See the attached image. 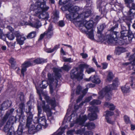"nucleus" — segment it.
I'll return each mask as SVG.
<instances>
[{
  "instance_id": "nucleus-1",
  "label": "nucleus",
  "mask_w": 135,
  "mask_h": 135,
  "mask_svg": "<svg viewBox=\"0 0 135 135\" xmlns=\"http://www.w3.org/2000/svg\"><path fill=\"white\" fill-rule=\"evenodd\" d=\"M63 11H68L69 13L66 15V18L72 21L75 22L84 20V19L88 17L91 13V7L85 9L87 11L81 14L78 12L80 9L77 6H73L71 4L69 3L62 7L61 8Z\"/></svg>"
},
{
  "instance_id": "nucleus-2",
  "label": "nucleus",
  "mask_w": 135,
  "mask_h": 135,
  "mask_svg": "<svg viewBox=\"0 0 135 135\" xmlns=\"http://www.w3.org/2000/svg\"><path fill=\"white\" fill-rule=\"evenodd\" d=\"M54 75L55 78V81L54 82V79L53 77V75L50 73L48 74V82L46 81H42L41 84L40 86L43 89L46 88L48 85V83L49 84L50 89L51 93H52L53 91V89L54 88V85L57 87L59 85V82L60 83V78H61L60 73L61 72V70L57 68H55L54 69Z\"/></svg>"
},
{
  "instance_id": "nucleus-3",
  "label": "nucleus",
  "mask_w": 135,
  "mask_h": 135,
  "mask_svg": "<svg viewBox=\"0 0 135 135\" xmlns=\"http://www.w3.org/2000/svg\"><path fill=\"white\" fill-rule=\"evenodd\" d=\"M44 98L46 102L51 106L50 108L49 104H45V101H42V103L41 104V107L43 111L46 113L47 117L49 119H50L52 117L51 116L52 115L51 110L54 109L56 106V104L55 99L54 98H50L47 94L44 95Z\"/></svg>"
},
{
  "instance_id": "nucleus-4",
  "label": "nucleus",
  "mask_w": 135,
  "mask_h": 135,
  "mask_svg": "<svg viewBox=\"0 0 135 135\" xmlns=\"http://www.w3.org/2000/svg\"><path fill=\"white\" fill-rule=\"evenodd\" d=\"M119 84L118 79L116 78L113 80L112 85L106 86L99 92L98 98L100 99H102L105 96L106 100H110L111 99L110 91L115 89Z\"/></svg>"
},
{
  "instance_id": "nucleus-5",
  "label": "nucleus",
  "mask_w": 135,
  "mask_h": 135,
  "mask_svg": "<svg viewBox=\"0 0 135 135\" xmlns=\"http://www.w3.org/2000/svg\"><path fill=\"white\" fill-rule=\"evenodd\" d=\"M88 67V66L86 64H81L79 68L72 70L70 74L71 77L72 79H76L78 80H80L83 78V69Z\"/></svg>"
},
{
  "instance_id": "nucleus-6",
  "label": "nucleus",
  "mask_w": 135,
  "mask_h": 135,
  "mask_svg": "<svg viewBox=\"0 0 135 135\" xmlns=\"http://www.w3.org/2000/svg\"><path fill=\"white\" fill-rule=\"evenodd\" d=\"M46 62V59L41 58H37L31 61H25L22 65L21 73L23 76H24L25 73L26 71L27 67L36 64H42Z\"/></svg>"
},
{
  "instance_id": "nucleus-7",
  "label": "nucleus",
  "mask_w": 135,
  "mask_h": 135,
  "mask_svg": "<svg viewBox=\"0 0 135 135\" xmlns=\"http://www.w3.org/2000/svg\"><path fill=\"white\" fill-rule=\"evenodd\" d=\"M28 15L30 16V20L28 22H26L25 24L30 26L33 27L38 28L41 26V22L37 20L38 17L36 13L32 14V13L29 12Z\"/></svg>"
},
{
  "instance_id": "nucleus-8",
  "label": "nucleus",
  "mask_w": 135,
  "mask_h": 135,
  "mask_svg": "<svg viewBox=\"0 0 135 135\" xmlns=\"http://www.w3.org/2000/svg\"><path fill=\"white\" fill-rule=\"evenodd\" d=\"M31 107L30 106H28V112H26L27 114V119L26 126L29 128L28 131L29 132H31V133L34 134L36 132V127L35 125H32L30 127V126L31 125L32 119L33 117V114L31 112H30Z\"/></svg>"
},
{
  "instance_id": "nucleus-9",
  "label": "nucleus",
  "mask_w": 135,
  "mask_h": 135,
  "mask_svg": "<svg viewBox=\"0 0 135 135\" xmlns=\"http://www.w3.org/2000/svg\"><path fill=\"white\" fill-rule=\"evenodd\" d=\"M38 118L36 117L33 120V122L35 123H40L43 125L45 124L46 120L45 117L44 115L43 112L40 105H38L37 106Z\"/></svg>"
},
{
  "instance_id": "nucleus-10",
  "label": "nucleus",
  "mask_w": 135,
  "mask_h": 135,
  "mask_svg": "<svg viewBox=\"0 0 135 135\" xmlns=\"http://www.w3.org/2000/svg\"><path fill=\"white\" fill-rule=\"evenodd\" d=\"M124 22L128 26V30H127L125 27L122 26V31H121V35L120 39L125 36H128L129 34H131L132 33L131 31L129 30L131 23L132 22L131 18H130L129 19L126 18L125 19H124Z\"/></svg>"
},
{
  "instance_id": "nucleus-11",
  "label": "nucleus",
  "mask_w": 135,
  "mask_h": 135,
  "mask_svg": "<svg viewBox=\"0 0 135 135\" xmlns=\"http://www.w3.org/2000/svg\"><path fill=\"white\" fill-rule=\"evenodd\" d=\"M44 8L42 11L37 13L36 15L38 18L41 20H47L49 17V15L48 13L46 12L49 8V7L46 6V4L45 7H44Z\"/></svg>"
},
{
  "instance_id": "nucleus-12",
  "label": "nucleus",
  "mask_w": 135,
  "mask_h": 135,
  "mask_svg": "<svg viewBox=\"0 0 135 135\" xmlns=\"http://www.w3.org/2000/svg\"><path fill=\"white\" fill-rule=\"evenodd\" d=\"M89 110L90 113L88 114V118L90 120H93L97 119V115L96 113L98 111V108L93 106L90 107Z\"/></svg>"
},
{
  "instance_id": "nucleus-13",
  "label": "nucleus",
  "mask_w": 135,
  "mask_h": 135,
  "mask_svg": "<svg viewBox=\"0 0 135 135\" xmlns=\"http://www.w3.org/2000/svg\"><path fill=\"white\" fill-rule=\"evenodd\" d=\"M88 89V88H86L82 90V88L81 86L80 85H78L77 86L76 91V94H81L77 99L76 100L77 103H78L82 99L87 92Z\"/></svg>"
},
{
  "instance_id": "nucleus-14",
  "label": "nucleus",
  "mask_w": 135,
  "mask_h": 135,
  "mask_svg": "<svg viewBox=\"0 0 135 135\" xmlns=\"http://www.w3.org/2000/svg\"><path fill=\"white\" fill-rule=\"evenodd\" d=\"M4 131L7 133L9 135H14L15 132L14 131V128L12 127L10 121L8 120L6 123V124L4 128Z\"/></svg>"
},
{
  "instance_id": "nucleus-15",
  "label": "nucleus",
  "mask_w": 135,
  "mask_h": 135,
  "mask_svg": "<svg viewBox=\"0 0 135 135\" xmlns=\"http://www.w3.org/2000/svg\"><path fill=\"white\" fill-rule=\"evenodd\" d=\"M133 38V36L132 33L129 34L128 36L120 39L119 42V44L122 45L125 43L128 44L130 43Z\"/></svg>"
},
{
  "instance_id": "nucleus-16",
  "label": "nucleus",
  "mask_w": 135,
  "mask_h": 135,
  "mask_svg": "<svg viewBox=\"0 0 135 135\" xmlns=\"http://www.w3.org/2000/svg\"><path fill=\"white\" fill-rule=\"evenodd\" d=\"M115 28V27H114L111 28L110 30L111 34L108 36L107 41L108 43H112L113 42V41L114 40V38L117 37V34L118 32L113 31Z\"/></svg>"
},
{
  "instance_id": "nucleus-17",
  "label": "nucleus",
  "mask_w": 135,
  "mask_h": 135,
  "mask_svg": "<svg viewBox=\"0 0 135 135\" xmlns=\"http://www.w3.org/2000/svg\"><path fill=\"white\" fill-rule=\"evenodd\" d=\"M87 119L88 117L86 115L81 114L77 118L76 122L79 125L83 126Z\"/></svg>"
},
{
  "instance_id": "nucleus-18",
  "label": "nucleus",
  "mask_w": 135,
  "mask_h": 135,
  "mask_svg": "<svg viewBox=\"0 0 135 135\" xmlns=\"http://www.w3.org/2000/svg\"><path fill=\"white\" fill-rule=\"evenodd\" d=\"M82 23L81 24L82 25H84L85 28L87 30H89L91 29L93 26L94 22L92 20H83L81 21Z\"/></svg>"
},
{
  "instance_id": "nucleus-19",
  "label": "nucleus",
  "mask_w": 135,
  "mask_h": 135,
  "mask_svg": "<svg viewBox=\"0 0 135 135\" xmlns=\"http://www.w3.org/2000/svg\"><path fill=\"white\" fill-rule=\"evenodd\" d=\"M132 8L130 9L128 13L127 16L128 17L126 18L129 19L130 18L132 20V17L134 16L135 13V4L133 3L132 4Z\"/></svg>"
},
{
  "instance_id": "nucleus-20",
  "label": "nucleus",
  "mask_w": 135,
  "mask_h": 135,
  "mask_svg": "<svg viewBox=\"0 0 135 135\" xmlns=\"http://www.w3.org/2000/svg\"><path fill=\"white\" fill-rule=\"evenodd\" d=\"M85 80L88 81L91 80L93 83L97 84H99L100 82L98 76L97 75L91 76L89 79L86 78Z\"/></svg>"
},
{
  "instance_id": "nucleus-21",
  "label": "nucleus",
  "mask_w": 135,
  "mask_h": 135,
  "mask_svg": "<svg viewBox=\"0 0 135 135\" xmlns=\"http://www.w3.org/2000/svg\"><path fill=\"white\" fill-rule=\"evenodd\" d=\"M12 102L10 100H6L4 101L1 105V109L2 110H4L7 109L12 105Z\"/></svg>"
},
{
  "instance_id": "nucleus-22",
  "label": "nucleus",
  "mask_w": 135,
  "mask_h": 135,
  "mask_svg": "<svg viewBox=\"0 0 135 135\" xmlns=\"http://www.w3.org/2000/svg\"><path fill=\"white\" fill-rule=\"evenodd\" d=\"M53 30L52 25L50 24L49 27L47 30L44 32V34L46 35L47 38H50L53 35Z\"/></svg>"
},
{
  "instance_id": "nucleus-23",
  "label": "nucleus",
  "mask_w": 135,
  "mask_h": 135,
  "mask_svg": "<svg viewBox=\"0 0 135 135\" xmlns=\"http://www.w3.org/2000/svg\"><path fill=\"white\" fill-rule=\"evenodd\" d=\"M74 23L75 25H77L79 27V29L80 31L82 33H86V30L85 29V28L84 25H82L81 24L82 23L81 21H76L73 22Z\"/></svg>"
},
{
  "instance_id": "nucleus-24",
  "label": "nucleus",
  "mask_w": 135,
  "mask_h": 135,
  "mask_svg": "<svg viewBox=\"0 0 135 135\" xmlns=\"http://www.w3.org/2000/svg\"><path fill=\"white\" fill-rule=\"evenodd\" d=\"M126 51L125 48L121 47H118L116 49L115 53L117 55H119L121 53Z\"/></svg>"
},
{
  "instance_id": "nucleus-25",
  "label": "nucleus",
  "mask_w": 135,
  "mask_h": 135,
  "mask_svg": "<svg viewBox=\"0 0 135 135\" xmlns=\"http://www.w3.org/2000/svg\"><path fill=\"white\" fill-rule=\"evenodd\" d=\"M26 38L24 35H22L21 36L16 39V41L18 44L20 45H22L24 43V41Z\"/></svg>"
},
{
  "instance_id": "nucleus-26",
  "label": "nucleus",
  "mask_w": 135,
  "mask_h": 135,
  "mask_svg": "<svg viewBox=\"0 0 135 135\" xmlns=\"http://www.w3.org/2000/svg\"><path fill=\"white\" fill-rule=\"evenodd\" d=\"M95 125L94 123L92 122H90L86 123L85 125V127H87L89 130H91L94 129L95 127Z\"/></svg>"
},
{
  "instance_id": "nucleus-27",
  "label": "nucleus",
  "mask_w": 135,
  "mask_h": 135,
  "mask_svg": "<svg viewBox=\"0 0 135 135\" xmlns=\"http://www.w3.org/2000/svg\"><path fill=\"white\" fill-rule=\"evenodd\" d=\"M104 105L106 107H109L110 110H113L115 109V107L113 104L108 102H105Z\"/></svg>"
},
{
  "instance_id": "nucleus-28",
  "label": "nucleus",
  "mask_w": 135,
  "mask_h": 135,
  "mask_svg": "<svg viewBox=\"0 0 135 135\" xmlns=\"http://www.w3.org/2000/svg\"><path fill=\"white\" fill-rule=\"evenodd\" d=\"M59 18V13L57 12H55L54 13L52 17L53 20V21L55 22H56Z\"/></svg>"
},
{
  "instance_id": "nucleus-29",
  "label": "nucleus",
  "mask_w": 135,
  "mask_h": 135,
  "mask_svg": "<svg viewBox=\"0 0 135 135\" xmlns=\"http://www.w3.org/2000/svg\"><path fill=\"white\" fill-rule=\"evenodd\" d=\"M130 88L128 86L125 85V86L121 88V90L122 92L124 93H128L129 92Z\"/></svg>"
},
{
  "instance_id": "nucleus-30",
  "label": "nucleus",
  "mask_w": 135,
  "mask_h": 135,
  "mask_svg": "<svg viewBox=\"0 0 135 135\" xmlns=\"http://www.w3.org/2000/svg\"><path fill=\"white\" fill-rule=\"evenodd\" d=\"M36 31H32L30 32L27 36V38L28 39L32 38L35 37L36 35Z\"/></svg>"
},
{
  "instance_id": "nucleus-31",
  "label": "nucleus",
  "mask_w": 135,
  "mask_h": 135,
  "mask_svg": "<svg viewBox=\"0 0 135 135\" xmlns=\"http://www.w3.org/2000/svg\"><path fill=\"white\" fill-rule=\"evenodd\" d=\"M113 76L112 73L111 72H109L107 78V80L109 81L112 80Z\"/></svg>"
},
{
  "instance_id": "nucleus-32",
  "label": "nucleus",
  "mask_w": 135,
  "mask_h": 135,
  "mask_svg": "<svg viewBox=\"0 0 135 135\" xmlns=\"http://www.w3.org/2000/svg\"><path fill=\"white\" fill-rule=\"evenodd\" d=\"M85 129L84 127L83 128L77 130L76 132V133L78 134L82 135L84 133Z\"/></svg>"
},
{
  "instance_id": "nucleus-33",
  "label": "nucleus",
  "mask_w": 135,
  "mask_h": 135,
  "mask_svg": "<svg viewBox=\"0 0 135 135\" xmlns=\"http://www.w3.org/2000/svg\"><path fill=\"white\" fill-rule=\"evenodd\" d=\"M88 37L90 39L93 40L94 39V35L93 34V31L91 30L89 32L88 34Z\"/></svg>"
},
{
  "instance_id": "nucleus-34",
  "label": "nucleus",
  "mask_w": 135,
  "mask_h": 135,
  "mask_svg": "<svg viewBox=\"0 0 135 135\" xmlns=\"http://www.w3.org/2000/svg\"><path fill=\"white\" fill-rule=\"evenodd\" d=\"M59 48V46L56 45L52 49H49L46 50V52L48 53H51L56 50Z\"/></svg>"
},
{
  "instance_id": "nucleus-35",
  "label": "nucleus",
  "mask_w": 135,
  "mask_h": 135,
  "mask_svg": "<svg viewBox=\"0 0 135 135\" xmlns=\"http://www.w3.org/2000/svg\"><path fill=\"white\" fill-rule=\"evenodd\" d=\"M101 102L100 101L94 99L91 102L90 104L91 105H98L100 104Z\"/></svg>"
},
{
  "instance_id": "nucleus-36",
  "label": "nucleus",
  "mask_w": 135,
  "mask_h": 135,
  "mask_svg": "<svg viewBox=\"0 0 135 135\" xmlns=\"http://www.w3.org/2000/svg\"><path fill=\"white\" fill-rule=\"evenodd\" d=\"M24 105L23 103L20 104L19 105V108L18 110H19V112L21 113H22L23 110L24 109Z\"/></svg>"
},
{
  "instance_id": "nucleus-37",
  "label": "nucleus",
  "mask_w": 135,
  "mask_h": 135,
  "mask_svg": "<svg viewBox=\"0 0 135 135\" xmlns=\"http://www.w3.org/2000/svg\"><path fill=\"white\" fill-rule=\"evenodd\" d=\"M86 4L85 7V9H86V8H89L90 7L91 5L92 1L91 0H86Z\"/></svg>"
},
{
  "instance_id": "nucleus-38",
  "label": "nucleus",
  "mask_w": 135,
  "mask_h": 135,
  "mask_svg": "<svg viewBox=\"0 0 135 135\" xmlns=\"http://www.w3.org/2000/svg\"><path fill=\"white\" fill-rule=\"evenodd\" d=\"M71 68L70 66L69 65H64L62 67V69L64 70L68 71Z\"/></svg>"
},
{
  "instance_id": "nucleus-39",
  "label": "nucleus",
  "mask_w": 135,
  "mask_h": 135,
  "mask_svg": "<svg viewBox=\"0 0 135 135\" xmlns=\"http://www.w3.org/2000/svg\"><path fill=\"white\" fill-rule=\"evenodd\" d=\"M18 97L19 98L20 100L22 102L24 101L25 100L24 96L23 93L21 92L18 95Z\"/></svg>"
},
{
  "instance_id": "nucleus-40",
  "label": "nucleus",
  "mask_w": 135,
  "mask_h": 135,
  "mask_svg": "<svg viewBox=\"0 0 135 135\" xmlns=\"http://www.w3.org/2000/svg\"><path fill=\"white\" fill-rule=\"evenodd\" d=\"M17 133L18 135H22L23 133V129L22 126H19L17 131Z\"/></svg>"
},
{
  "instance_id": "nucleus-41",
  "label": "nucleus",
  "mask_w": 135,
  "mask_h": 135,
  "mask_svg": "<svg viewBox=\"0 0 135 135\" xmlns=\"http://www.w3.org/2000/svg\"><path fill=\"white\" fill-rule=\"evenodd\" d=\"M7 36L8 38L11 40H13L15 38L13 32L7 34Z\"/></svg>"
},
{
  "instance_id": "nucleus-42",
  "label": "nucleus",
  "mask_w": 135,
  "mask_h": 135,
  "mask_svg": "<svg viewBox=\"0 0 135 135\" xmlns=\"http://www.w3.org/2000/svg\"><path fill=\"white\" fill-rule=\"evenodd\" d=\"M106 114L105 115V117L108 118L109 116H110L114 114L113 112L109 111H107L105 112Z\"/></svg>"
},
{
  "instance_id": "nucleus-43",
  "label": "nucleus",
  "mask_w": 135,
  "mask_h": 135,
  "mask_svg": "<svg viewBox=\"0 0 135 135\" xmlns=\"http://www.w3.org/2000/svg\"><path fill=\"white\" fill-rule=\"evenodd\" d=\"M9 113H7L4 117H3V119H2V122L3 123L5 122L7 119L8 118L9 116Z\"/></svg>"
},
{
  "instance_id": "nucleus-44",
  "label": "nucleus",
  "mask_w": 135,
  "mask_h": 135,
  "mask_svg": "<svg viewBox=\"0 0 135 135\" xmlns=\"http://www.w3.org/2000/svg\"><path fill=\"white\" fill-rule=\"evenodd\" d=\"M13 33L16 36V39L19 38V37H20L22 35H21L20 32L18 31H15Z\"/></svg>"
},
{
  "instance_id": "nucleus-45",
  "label": "nucleus",
  "mask_w": 135,
  "mask_h": 135,
  "mask_svg": "<svg viewBox=\"0 0 135 135\" xmlns=\"http://www.w3.org/2000/svg\"><path fill=\"white\" fill-rule=\"evenodd\" d=\"M63 59L64 62H71L73 61V60L71 58H67L65 57H64L63 58Z\"/></svg>"
},
{
  "instance_id": "nucleus-46",
  "label": "nucleus",
  "mask_w": 135,
  "mask_h": 135,
  "mask_svg": "<svg viewBox=\"0 0 135 135\" xmlns=\"http://www.w3.org/2000/svg\"><path fill=\"white\" fill-rule=\"evenodd\" d=\"M124 120L126 123L128 124L131 122L129 118L126 115L124 116Z\"/></svg>"
},
{
  "instance_id": "nucleus-47",
  "label": "nucleus",
  "mask_w": 135,
  "mask_h": 135,
  "mask_svg": "<svg viewBox=\"0 0 135 135\" xmlns=\"http://www.w3.org/2000/svg\"><path fill=\"white\" fill-rule=\"evenodd\" d=\"M9 61L12 66L14 67L16 64V61L15 59L13 58H11L10 59Z\"/></svg>"
},
{
  "instance_id": "nucleus-48",
  "label": "nucleus",
  "mask_w": 135,
  "mask_h": 135,
  "mask_svg": "<svg viewBox=\"0 0 135 135\" xmlns=\"http://www.w3.org/2000/svg\"><path fill=\"white\" fill-rule=\"evenodd\" d=\"M104 24H103L98 27L97 28L98 32H100L102 31L104 28Z\"/></svg>"
},
{
  "instance_id": "nucleus-49",
  "label": "nucleus",
  "mask_w": 135,
  "mask_h": 135,
  "mask_svg": "<svg viewBox=\"0 0 135 135\" xmlns=\"http://www.w3.org/2000/svg\"><path fill=\"white\" fill-rule=\"evenodd\" d=\"M133 80H132L131 82V85L132 86H133V84L134 83H135V72H134L133 73Z\"/></svg>"
},
{
  "instance_id": "nucleus-50",
  "label": "nucleus",
  "mask_w": 135,
  "mask_h": 135,
  "mask_svg": "<svg viewBox=\"0 0 135 135\" xmlns=\"http://www.w3.org/2000/svg\"><path fill=\"white\" fill-rule=\"evenodd\" d=\"M94 70L92 68H88L86 70V71L88 74H89L92 72H94Z\"/></svg>"
},
{
  "instance_id": "nucleus-51",
  "label": "nucleus",
  "mask_w": 135,
  "mask_h": 135,
  "mask_svg": "<svg viewBox=\"0 0 135 135\" xmlns=\"http://www.w3.org/2000/svg\"><path fill=\"white\" fill-rule=\"evenodd\" d=\"M35 126H36V132L40 130L42 128V127L41 124H38L36 125L35 124Z\"/></svg>"
},
{
  "instance_id": "nucleus-52",
  "label": "nucleus",
  "mask_w": 135,
  "mask_h": 135,
  "mask_svg": "<svg viewBox=\"0 0 135 135\" xmlns=\"http://www.w3.org/2000/svg\"><path fill=\"white\" fill-rule=\"evenodd\" d=\"M69 0H60L59 1V3L60 4H65L67 3Z\"/></svg>"
},
{
  "instance_id": "nucleus-53",
  "label": "nucleus",
  "mask_w": 135,
  "mask_h": 135,
  "mask_svg": "<svg viewBox=\"0 0 135 135\" xmlns=\"http://www.w3.org/2000/svg\"><path fill=\"white\" fill-rule=\"evenodd\" d=\"M131 64L133 66V69L135 70V58L133 59L132 61L131 62Z\"/></svg>"
},
{
  "instance_id": "nucleus-54",
  "label": "nucleus",
  "mask_w": 135,
  "mask_h": 135,
  "mask_svg": "<svg viewBox=\"0 0 135 135\" xmlns=\"http://www.w3.org/2000/svg\"><path fill=\"white\" fill-rule=\"evenodd\" d=\"M74 130H70L68 131L67 132V135H73V133L74 131Z\"/></svg>"
},
{
  "instance_id": "nucleus-55",
  "label": "nucleus",
  "mask_w": 135,
  "mask_h": 135,
  "mask_svg": "<svg viewBox=\"0 0 135 135\" xmlns=\"http://www.w3.org/2000/svg\"><path fill=\"white\" fill-rule=\"evenodd\" d=\"M59 25L61 27H62L65 25L64 21L62 20L59 21Z\"/></svg>"
},
{
  "instance_id": "nucleus-56",
  "label": "nucleus",
  "mask_w": 135,
  "mask_h": 135,
  "mask_svg": "<svg viewBox=\"0 0 135 135\" xmlns=\"http://www.w3.org/2000/svg\"><path fill=\"white\" fill-rule=\"evenodd\" d=\"M37 92V93L39 94L40 96V99L41 100H42V98L41 97V94L42 93V90H39L37 88H36Z\"/></svg>"
},
{
  "instance_id": "nucleus-57",
  "label": "nucleus",
  "mask_w": 135,
  "mask_h": 135,
  "mask_svg": "<svg viewBox=\"0 0 135 135\" xmlns=\"http://www.w3.org/2000/svg\"><path fill=\"white\" fill-rule=\"evenodd\" d=\"M84 135H93V133L91 131H86L84 133Z\"/></svg>"
},
{
  "instance_id": "nucleus-58",
  "label": "nucleus",
  "mask_w": 135,
  "mask_h": 135,
  "mask_svg": "<svg viewBox=\"0 0 135 135\" xmlns=\"http://www.w3.org/2000/svg\"><path fill=\"white\" fill-rule=\"evenodd\" d=\"M80 55L82 56V58L84 59H85L88 56V55L86 54L81 53L80 54Z\"/></svg>"
},
{
  "instance_id": "nucleus-59",
  "label": "nucleus",
  "mask_w": 135,
  "mask_h": 135,
  "mask_svg": "<svg viewBox=\"0 0 135 135\" xmlns=\"http://www.w3.org/2000/svg\"><path fill=\"white\" fill-rule=\"evenodd\" d=\"M103 66L102 68L103 69H106L107 67L108 64L106 63H102Z\"/></svg>"
},
{
  "instance_id": "nucleus-60",
  "label": "nucleus",
  "mask_w": 135,
  "mask_h": 135,
  "mask_svg": "<svg viewBox=\"0 0 135 135\" xmlns=\"http://www.w3.org/2000/svg\"><path fill=\"white\" fill-rule=\"evenodd\" d=\"M92 98L91 97H89L87 98L85 100V102H88L90 101Z\"/></svg>"
},
{
  "instance_id": "nucleus-61",
  "label": "nucleus",
  "mask_w": 135,
  "mask_h": 135,
  "mask_svg": "<svg viewBox=\"0 0 135 135\" xmlns=\"http://www.w3.org/2000/svg\"><path fill=\"white\" fill-rule=\"evenodd\" d=\"M133 0H125V2L126 3H132Z\"/></svg>"
},
{
  "instance_id": "nucleus-62",
  "label": "nucleus",
  "mask_w": 135,
  "mask_h": 135,
  "mask_svg": "<svg viewBox=\"0 0 135 135\" xmlns=\"http://www.w3.org/2000/svg\"><path fill=\"white\" fill-rule=\"evenodd\" d=\"M6 35L3 34V35L2 36L1 38H0L2 39L3 41H5L6 40Z\"/></svg>"
},
{
  "instance_id": "nucleus-63",
  "label": "nucleus",
  "mask_w": 135,
  "mask_h": 135,
  "mask_svg": "<svg viewBox=\"0 0 135 135\" xmlns=\"http://www.w3.org/2000/svg\"><path fill=\"white\" fill-rule=\"evenodd\" d=\"M131 130L133 131L135 129V125L131 124Z\"/></svg>"
},
{
  "instance_id": "nucleus-64",
  "label": "nucleus",
  "mask_w": 135,
  "mask_h": 135,
  "mask_svg": "<svg viewBox=\"0 0 135 135\" xmlns=\"http://www.w3.org/2000/svg\"><path fill=\"white\" fill-rule=\"evenodd\" d=\"M105 118L107 120V122L108 123H109L110 124H112V122L110 119H109L108 118L105 117Z\"/></svg>"
}]
</instances>
